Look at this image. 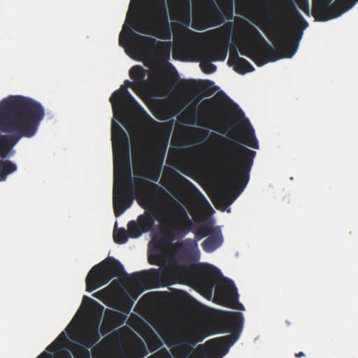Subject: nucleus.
<instances>
[{
    "mask_svg": "<svg viewBox=\"0 0 358 358\" xmlns=\"http://www.w3.org/2000/svg\"><path fill=\"white\" fill-rule=\"evenodd\" d=\"M42 104L29 97L10 96L0 101V131L11 134L0 136V157L6 158L9 150L22 138H31L38 131L45 117ZM17 170L9 160L0 159V181Z\"/></svg>",
    "mask_w": 358,
    "mask_h": 358,
    "instance_id": "nucleus-1",
    "label": "nucleus"
},
{
    "mask_svg": "<svg viewBox=\"0 0 358 358\" xmlns=\"http://www.w3.org/2000/svg\"><path fill=\"white\" fill-rule=\"evenodd\" d=\"M111 140L114 152L113 208L115 216L119 217L131 206L136 194L151 203L166 192L158 185L143 178L136 180V186L131 178L129 138L124 129L114 121L111 124Z\"/></svg>",
    "mask_w": 358,
    "mask_h": 358,
    "instance_id": "nucleus-2",
    "label": "nucleus"
},
{
    "mask_svg": "<svg viewBox=\"0 0 358 358\" xmlns=\"http://www.w3.org/2000/svg\"><path fill=\"white\" fill-rule=\"evenodd\" d=\"M209 139L216 144L227 145L220 155L227 172L212 199L217 209L224 210L248 184L256 152L216 133H211Z\"/></svg>",
    "mask_w": 358,
    "mask_h": 358,
    "instance_id": "nucleus-3",
    "label": "nucleus"
},
{
    "mask_svg": "<svg viewBox=\"0 0 358 358\" xmlns=\"http://www.w3.org/2000/svg\"><path fill=\"white\" fill-rule=\"evenodd\" d=\"M150 23L146 24L144 20L134 22L127 34L122 31L119 36V44L125 48L132 36L134 45L138 50L148 57H155L162 62H167L170 59L171 42H162L155 38L135 34L136 31L154 36L158 38L170 40L172 31L169 22L168 13L165 0H154L152 6L148 8Z\"/></svg>",
    "mask_w": 358,
    "mask_h": 358,
    "instance_id": "nucleus-4",
    "label": "nucleus"
},
{
    "mask_svg": "<svg viewBox=\"0 0 358 358\" xmlns=\"http://www.w3.org/2000/svg\"><path fill=\"white\" fill-rule=\"evenodd\" d=\"M288 10L290 20H287L285 15H280L275 21H270L261 27L268 39L273 42L275 49L266 41L257 28L248 24L249 35L270 55L291 58L298 49L303 30L308 26L307 21L293 3H291Z\"/></svg>",
    "mask_w": 358,
    "mask_h": 358,
    "instance_id": "nucleus-5",
    "label": "nucleus"
},
{
    "mask_svg": "<svg viewBox=\"0 0 358 358\" xmlns=\"http://www.w3.org/2000/svg\"><path fill=\"white\" fill-rule=\"evenodd\" d=\"M171 270L182 280L192 281L206 298L212 296L215 289V295L222 305L243 310V306L238 302V294L234 282L224 278L217 268L208 265L195 274L192 267L180 263L178 259H172Z\"/></svg>",
    "mask_w": 358,
    "mask_h": 358,
    "instance_id": "nucleus-6",
    "label": "nucleus"
},
{
    "mask_svg": "<svg viewBox=\"0 0 358 358\" xmlns=\"http://www.w3.org/2000/svg\"><path fill=\"white\" fill-rule=\"evenodd\" d=\"M171 199L172 205L169 215L162 223L161 233L162 236L152 240L155 250L148 254V262L152 265H159L162 257L159 253L166 246H171L173 254L183 250L185 243L172 242L177 238H182L191 231L193 222L189 218L185 208L176 200Z\"/></svg>",
    "mask_w": 358,
    "mask_h": 358,
    "instance_id": "nucleus-7",
    "label": "nucleus"
},
{
    "mask_svg": "<svg viewBox=\"0 0 358 358\" xmlns=\"http://www.w3.org/2000/svg\"><path fill=\"white\" fill-rule=\"evenodd\" d=\"M243 326V315L241 312L226 311L216 322V333L231 334L206 341L210 347V358H222L238 339Z\"/></svg>",
    "mask_w": 358,
    "mask_h": 358,
    "instance_id": "nucleus-8",
    "label": "nucleus"
},
{
    "mask_svg": "<svg viewBox=\"0 0 358 358\" xmlns=\"http://www.w3.org/2000/svg\"><path fill=\"white\" fill-rule=\"evenodd\" d=\"M199 99L192 103L187 108L186 112L189 113L194 120H196L197 125L207 126L210 129L223 133L222 128L224 127L229 130L234 129V125L229 122H223L215 109H222L215 97L206 99L201 101L200 108L203 110L199 111L197 104Z\"/></svg>",
    "mask_w": 358,
    "mask_h": 358,
    "instance_id": "nucleus-9",
    "label": "nucleus"
},
{
    "mask_svg": "<svg viewBox=\"0 0 358 358\" xmlns=\"http://www.w3.org/2000/svg\"><path fill=\"white\" fill-rule=\"evenodd\" d=\"M126 275L123 265L115 258L108 257L91 268L85 279L86 290L91 292L113 278Z\"/></svg>",
    "mask_w": 358,
    "mask_h": 358,
    "instance_id": "nucleus-10",
    "label": "nucleus"
},
{
    "mask_svg": "<svg viewBox=\"0 0 358 358\" xmlns=\"http://www.w3.org/2000/svg\"><path fill=\"white\" fill-rule=\"evenodd\" d=\"M215 333V331H213L212 327H194L187 338L177 341L176 343L180 344L182 348L175 354L176 358H210V347L206 343L198 345L196 349L193 347Z\"/></svg>",
    "mask_w": 358,
    "mask_h": 358,
    "instance_id": "nucleus-11",
    "label": "nucleus"
},
{
    "mask_svg": "<svg viewBox=\"0 0 358 358\" xmlns=\"http://www.w3.org/2000/svg\"><path fill=\"white\" fill-rule=\"evenodd\" d=\"M134 85V83L126 80L124 85L112 94L110 101L114 113L119 111L121 113H134L148 121H154L128 91L127 87L132 88Z\"/></svg>",
    "mask_w": 358,
    "mask_h": 358,
    "instance_id": "nucleus-12",
    "label": "nucleus"
},
{
    "mask_svg": "<svg viewBox=\"0 0 358 358\" xmlns=\"http://www.w3.org/2000/svg\"><path fill=\"white\" fill-rule=\"evenodd\" d=\"M358 0H313L312 14L316 20L327 21L350 9Z\"/></svg>",
    "mask_w": 358,
    "mask_h": 358,
    "instance_id": "nucleus-13",
    "label": "nucleus"
},
{
    "mask_svg": "<svg viewBox=\"0 0 358 358\" xmlns=\"http://www.w3.org/2000/svg\"><path fill=\"white\" fill-rule=\"evenodd\" d=\"M169 138V133L153 142L150 145V149L147 152L151 160L157 164V166L150 168L147 174V177L154 182H157L160 177L162 165L166 152Z\"/></svg>",
    "mask_w": 358,
    "mask_h": 358,
    "instance_id": "nucleus-14",
    "label": "nucleus"
},
{
    "mask_svg": "<svg viewBox=\"0 0 358 358\" xmlns=\"http://www.w3.org/2000/svg\"><path fill=\"white\" fill-rule=\"evenodd\" d=\"M148 354L144 342L136 335L119 347L117 358H143Z\"/></svg>",
    "mask_w": 358,
    "mask_h": 358,
    "instance_id": "nucleus-15",
    "label": "nucleus"
},
{
    "mask_svg": "<svg viewBox=\"0 0 358 358\" xmlns=\"http://www.w3.org/2000/svg\"><path fill=\"white\" fill-rule=\"evenodd\" d=\"M240 52L242 55L252 60L257 66H262L268 62H275L281 59V57L266 53V51L255 43H246L241 48Z\"/></svg>",
    "mask_w": 358,
    "mask_h": 358,
    "instance_id": "nucleus-16",
    "label": "nucleus"
},
{
    "mask_svg": "<svg viewBox=\"0 0 358 358\" xmlns=\"http://www.w3.org/2000/svg\"><path fill=\"white\" fill-rule=\"evenodd\" d=\"M172 259H176L174 257H171L169 262L167 268L163 270L157 268H151L148 271L141 272H135L129 275V278L136 284H142L150 280H159L165 275H172L176 280H181L180 278L176 277L171 270V262Z\"/></svg>",
    "mask_w": 358,
    "mask_h": 358,
    "instance_id": "nucleus-17",
    "label": "nucleus"
},
{
    "mask_svg": "<svg viewBox=\"0 0 358 358\" xmlns=\"http://www.w3.org/2000/svg\"><path fill=\"white\" fill-rule=\"evenodd\" d=\"M197 234H201L203 237L209 235L201 244L203 250L206 252L215 251L222 244L223 238L219 229L203 227L197 231Z\"/></svg>",
    "mask_w": 358,
    "mask_h": 358,
    "instance_id": "nucleus-18",
    "label": "nucleus"
},
{
    "mask_svg": "<svg viewBox=\"0 0 358 358\" xmlns=\"http://www.w3.org/2000/svg\"><path fill=\"white\" fill-rule=\"evenodd\" d=\"M180 82L184 90L192 92L196 91L199 94L206 96H211L217 90L214 83L209 80H182Z\"/></svg>",
    "mask_w": 358,
    "mask_h": 358,
    "instance_id": "nucleus-19",
    "label": "nucleus"
},
{
    "mask_svg": "<svg viewBox=\"0 0 358 358\" xmlns=\"http://www.w3.org/2000/svg\"><path fill=\"white\" fill-rule=\"evenodd\" d=\"M192 50L197 57L211 58L213 61H224L227 55L228 47L227 44H217L210 48L196 47Z\"/></svg>",
    "mask_w": 358,
    "mask_h": 358,
    "instance_id": "nucleus-20",
    "label": "nucleus"
},
{
    "mask_svg": "<svg viewBox=\"0 0 358 358\" xmlns=\"http://www.w3.org/2000/svg\"><path fill=\"white\" fill-rule=\"evenodd\" d=\"M227 64L229 66H233L234 70L240 74L252 72L255 70L253 66L248 60L238 56L236 49L230 51Z\"/></svg>",
    "mask_w": 358,
    "mask_h": 358,
    "instance_id": "nucleus-21",
    "label": "nucleus"
},
{
    "mask_svg": "<svg viewBox=\"0 0 358 358\" xmlns=\"http://www.w3.org/2000/svg\"><path fill=\"white\" fill-rule=\"evenodd\" d=\"M178 182L185 187L187 188L192 194L193 196L202 205L211 208L209 202L202 194V192L188 179L178 173H175Z\"/></svg>",
    "mask_w": 358,
    "mask_h": 358,
    "instance_id": "nucleus-22",
    "label": "nucleus"
},
{
    "mask_svg": "<svg viewBox=\"0 0 358 358\" xmlns=\"http://www.w3.org/2000/svg\"><path fill=\"white\" fill-rule=\"evenodd\" d=\"M126 319L127 315L108 309L106 311L103 324L113 329L122 325Z\"/></svg>",
    "mask_w": 358,
    "mask_h": 358,
    "instance_id": "nucleus-23",
    "label": "nucleus"
},
{
    "mask_svg": "<svg viewBox=\"0 0 358 358\" xmlns=\"http://www.w3.org/2000/svg\"><path fill=\"white\" fill-rule=\"evenodd\" d=\"M156 215L154 210H146L143 214L140 215L137 217V222L141 227L144 233L150 231L155 222Z\"/></svg>",
    "mask_w": 358,
    "mask_h": 358,
    "instance_id": "nucleus-24",
    "label": "nucleus"
},
{
    "mask_svg": "<svg viewBox=\"0 0 358 358\" xmlns=\"http://www.w3.org/2000/svg\"><path fill=\"white\" fill-rule=\"evenodd\" d=\"M174 6L175 8L180 13L186 15L183 22L186 26H189L190 22V0H169Z\"/></svg>",
    "mask_w": 358,
    "mask_h": 358,
    "instance_id": "nucleus-25",
    "label": "nucleus"
},
{
    "mask_svg": "<svg viewBox=\"0 0 358 358\" xmlns=\"http://www.w3.org/2000/svg\"><path fill=\"white\" fill-rule=\"evenodd\" d=\"M245 121L248 123V127L246 131L244 132L243 135L242 136V139L241 142L250 148L258 149L259 144L258 141L255 134V131L249 123L248 120L245 119Z\"/></svg>",
    "mask_w": 358,
    "mask_h": 358,
    "instance_id": "nucleus-26",
    "label": "nucleus"
},
{
    "mask_svg": "<svg viewBox=\"0 0 358 358\" xmlns=\"http://www.w3.org/2000/svg\"><path fill=\"white\" fill-rule=\"evenodd\" d=\"M117 308L122 311L125 315L129 313L134 303L130 299V296L126 292L123 293L117 300Z\"/></svg>",
    "mask_w": 358,
    "mask_h": 358,
    "instance_id": "nucleus-27",
    "label": "nucleus"
},
{
    "mask_svg": "<svg viewBox=\"0 0 358 358\" xmlns=\"http://www.w3.org/2000/svg\"><path fill=\"white\" fill-rule=\"evenodd\" d=\"M146 76V71L141 66L136 65L129 70V76L134 81L143 82Z\"/></svg>",
    "mask_w": 358,
    "mask_h": 358,
    "instance_id": "nucleus-28",
    "label": "nucleus"
},
{
    "mask_svg": "<svg viewBox=\"0 0 358 358\" xmlns=\"http://www.w3.org/2000/svg\"><path fill=\"white\" fill-rule=\"evenodd\" d=\"M100 339L99 334V324L90 328L85 335V340L90 344V346L95 344Z\"/></svg>",
    "mask_w": 358,
    "mask_h": 358,
    "instance_id": "nucleus-29",
    "label": "nucleus"
},
{
    "mask_svg": "<svg viewBox=\"0 0 358 358\" xmlns=\"http://www.w3.org/2000/svg\"><path fill=\"white\" fill-rule=\"evenodd\" d=\"M127 231L129 234V237L133 238H138L144 232L141 229L138 222L134 220H131L127 224Z\"/></svg>",
    "mask_w": 358,
    "mask_h": 358,
    "instance_id": "nucleus-30",
    "label": "nucleus"
},
{
    "mask_svg": "<svg viewBox=\"0 0 358 358\" xmlns=\"http://www.w3.org/2000/svg\"><path fill=\"white\" fill-rule=\"evenodd\" d=\"M68 341L67 336L64 331H62L59 336L49 345L45 352L49 351L50 352H55L62 344L66 343Z\"/></svg>",
    "mask_w": 358,
    "mask_h": 358,
    "instance_id": "nucleus-31",
    "label": "nucleus"
},
{
    "mask_svg": "<svg viewBox=\"0 0 358 358\" xmlns=\"http://www.w3.org/2000/svg\"><path fill=\"white\" fill-rule=\"evenodd\" d=\"M129 234L124 228H120L118 229H114L113 231V239L114 241L117 244H124L125 243Z\"/></svg>",
    "mask_w": 358,
    "mask_h": 358,
    "instance_id": "nucleus-32",
    "label": "nucleus"
},
{
    "mask_svg": "<svg viewBox=\"0 0 358 358\" xmlns=\"http://www.w3.org/2000/svg\"><path fill=\"white\" fill-rule=\"evenodd\" d=\"M198 58L201 60L200 66L203 72L213 73L216 71L217 67L211 63L213 61L211 58H203L201 57H198Z\"/></svg>",
    "mask_w": 358,
    "mask_h": 358,
    "instance_id": "nucleus-33",
    "label": "nucleus"
},
{
    "mask_svg": "<svg viewBox=\"0 0 358 358\" xmlns=\"http://www.w3.org/2000/svg\"><path fill=\"white\" fill-rule=\"evenodd\" d=\"M192 131L194 133L195 136L199 138V141L206 140L209 136V131L199 128H192Z\"/></svg>",
    "mask_w": 358,
    "mask_h": 358,
    "instance_id": "nucleus-34",
    "label": "nucleus"
},
{
    "mask_svg": "<svg viewBox=\"0 0 358 358\" xmlns=\"http://www.w3.org/2000/svg\"><path fill=\"white\" fill-rule=\"evenodd\" d=\"M162 343L159 338L153 334V336L148 341V345L151 352H153L162 346Z\"/></svg>",
    "mask_w": 358,
    "mask_h": 358,
    "instance_id": "nucleus-35",
    "label": "nucleus"
},
{
    "mask_svg": "<svg viewBox=\"0 0 358 358\" xmlns=\"http://www.w3.org/2000/svg\"><path fill=\"white\" fill-rule=\"evenodd\" d=\"M299 6L305 14L310 15V8L308 0H301L299 2Z\"/></svg>",
    "mask_w": 358,
    "mask_h": 358,
    "instance_id": "nucleus-36",
    "label": "nucleus"
},
{
    "mask_svg": "<svg viewBox=\"0 0 358 358\" xmlns=\"http://www.w3.org/2000/svg\"><path fill=\"white\" fill-rule=\"evenodd\" d=\"M85 301H88L90 304H91L95 307H98L101 310L103 309V306L99 302H97L96 301H95L87 296H84V297H83V302H85Z\"/></svg>",
    "mask_w": 358,
    "mask_h": 358,
    "instance_id": "nucleus-37",
    "label": "nucleus"
},
{
    "mask_svg": "<svg viewBox=\"0 0 358 358\" xmlns=\"http://www.w3.org/2000/svg\"><path fill=\"white\" fill-rule=\"evenodd\" d=\"M134 87H132V90L138 94L143 88V82H137V81H135L134 82Z\"/></svg>",
    "mask_w": 358,
    "mask_h": 358,
    "instance_id": "nucleus-38",
    "label": "nucleus"
},
{
    "mask_svg": "<svg viewBox=\"0 0 358 358\" xmlns=\"http://www.w3.org/2000/svg\"><path fill=\"white\" fill-rule=\"evenodd\" d=\"M139 294H140L139 292H137L134 290H132L129 292V296H130V299L133 301L134 303L135 301L138 299Z\"/></svg>",
    "mask_w": 358,
    "mask_h": 358,
    "instance_id": "nucleus-39",
    "label": "nucleus"
},
{
    "mask_svg": "<svg viewBox=\"0 0 358 358\" xmlns=\"http://www.w3.org/2000/svg\"><path fill=\"white\" fill-rule=\"evenodd\" d=\"M75 358H90L88 352H81L75 355Z\"/></svg>",
    "mask_w": 358,
    "mask_h": 358,
    "instance_id": "nucleus-40",
    "label": "nucleus"
},
{
    "mask_svg": "<svg viewBox=\"0 0 358 358\" xmlns=\"http://www.w3.org/2000/svg\"><path fill=\"white\" fill-rule=\"evenodd\" d=\"M61 358H72V357L68 351L64 350L61 353Z\"/></svg>",
    "mask_w": 358,
    "mask_h": 358,
    "instance_id": "nucleus-41",
    "label": "nucleus"
},
{
    "mask_svg": "<svg viewBox=\"0 0 358 358\" xmlns=\"http://www.w3.org/2000/svg\"><path fill=\"white\" fill-rule=\"evenodd\" d=\"M37 358H52V355L46 352H43Z\"/></svg>",
    "mask_w": 358,
    "mask_h": 358,
    "instance_id": "nucleus-42",
    "label": "nucleus"
},
{
    "mask_svg": "<svg viewBox=\"0 0 358 358\" xmlns=\"http://www.w3.org/2000/svg\"><path fill=\"white\" fill-rule=\"evenodd\" d=\"M234 109L237 110V113H239L241 115H243V111L241 110V108L238 107V106L236 103H233Z\"/></svg>",
    "mask_w": 358,
    "mask_h": 358,
    "instance_id": "nucleus-43",
    "label": "nucleus"
},
{
    "mask_svg": "<svg viewBox=\"0 0 358 358\" xmlns=\"http://www.w3.org/2000/svg\"><path fill=\"white\" fill-rule=\"evenodd\" d=\"M177 154H178V150H177L171 149L169 150V157H170L173 155H176Z\"/></svg>",
    "mask_w": 358,
    "mask_h": 358,
    "instance_id": "nucleus-44",
    "label": "nucleus"
},
{
    "mask_svg": "<svg viewBox=\"0 0 358 358\" xmlns=\"http://www.w3.org/2000/svg\"><path fill=\"white\" fill-rule=\"evenodd\" d=\"M155 293L154 292H149V293H147L145 294V295L143 296V297L141 298V299L140 301H141L142 299H145V298H148L150 297L151 295H153Z\"/></svg>",
    "mask_w": 358,
    "mask_h": 358,
    "instance_id": "nucleus-45",
    "label": "nucleus"
},
{
    "mask_svg": "<svg viewBox=\"0 0 358 358\" xmlns=\"http://www.w3.org/2000/svg\"><path fill=\"white\" fill-rule=\"evenodd\" d=\"M295 357L297 358L305 357V354L302 352L295 354Z\"/></svg>",
    "mask_w": 358,
    "mask_h": 358,
    "instance_id": "nucleus-46",
    "label": "nucleus"
},
{
    "mask_svg": "<svg viewBox=\"0 0 358 358\" xmlns=\"http://www.w3.org/2000/svg\"><path fill=\"white\" fill-rule=\"evenodd\" d=\"M267 18H268V20H271V18H272V15H271V14H268V15H267Z\"/></svg>",
    "mask_w": 358,
    "mask_h": 358,
    "instance_id": "nucleus-47",
    "label": "nucleus"
},
{
    "mask_svg": "<svg viewBox=\"0 0 358 358\" xmlns=\"http://www.w3.org/2000/svg\"><path fill=\"white\" fill-rule=\"evenodd\" d=\"M229 29H231V23H229Z\"/></svg>",
    "mask_w": 358,
    "mask_h": 358,
    "instance_id": "nucleus-48",
    "label": "nucleus"
},
{
    "mask_svg": "<svg viewBox=\"0 0 358 358\" xmlns=\"http://www.w3.org/2000/svg\"><path fill=\"white\" fill-rule=\"evenodd\" d=\"M192 27L194 29H199V27L197 26H194V25H193Z\"/></svg>",
    "mask_w": 358,
    "mask_h": 358,
    "instance_id": "nucleus-49",
    "label": "nucleus"
},
{
    "mask_svg": "<svg viewBox=\"0 0 358 358\" xmlns=\"http://www.w3.org/2000/svg\"><path fill=\"white\" fill-rule=\"evenodd\" d=\"M126 29V23L124 24L123 29Z\"/></svg>",
    "mask_w": 358,
    "mask_h": 358,
    "instance_id": "nucleus-50",
    "label": "nucleus"
},
{
    "mask_svg": "<svg viewBox=\"0 0 358 358\" xmlns=\"http://www.w3.org/2000/svg\"><path fill=\"white\" fill-rule=\"evenodd\" d=\"M169 358H171V357H169Z\"/></svg>",
    "mask_w": 358,
    "mask_h": 358,
    "instance_id": "nucleus-51",
    "label": "nucleus"
}]
</instances>
